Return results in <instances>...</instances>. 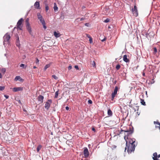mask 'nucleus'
I'll list each match as a JSON object with an SVG mask.
<instances>
[{
	"mask_svg": "<svg viewBox=\"0 0 160 160\" xmlns=\"http://www.w3.org/2000/svg\"><path fill=\"white\" fill-rule=\"evenodd\" d=\"M124 132V139L126 142V147L125 148V151L127 149V152L130 153L134 151L135 148V139L134 138H131L129 137L131 135L133 132V128L132 126H130L129 129L123 130L121 129V131L119 134H122V132Z\"/></svg>",
	"mask_w": 160,
	"mask_h": 160,
	"instance_id": "obj_1",
	"label": "nucleus"
},
{
	"mask_svg": "<svg viewBox=\"0 0 160 160\" xmlns=\"http://www.w3.org/2000/svg\"><path fill=\"white\" fill-rule=\"evenodd\" d=\"M10 38V35L7 33L3 37V45L5 46L6 44L9 43V40Z\"/></svg>",
	"mask_w": 160,
	"mask_h": 160,
	"instance_id": "obj_2",
	"label": "nucleus"
},
{
	"mask_svg": "<svg viewBox=\"0 0 160 160\" xmlns=\"http://www.w3.org/2000/svg\"><path fill=\"white\" fill-rule=\"evenodd\" d=\"M29 19L28 18H27L25 21V23L26 25V27L27 30L29 32V34L31 35H32V29L29 22Z\"/></svg>",
	"mask_w": 160,
	"mask_h": 160,
	"instance_id": "obj_3",
	"label": "nucleus"
},
{
	"mask_svg": "<svg viewBox=\"0 0 160 160\" xmlns=\"http://www.w3.org/2000/svg\"><path fill=\"white\" fill-rule=\"evenodd\" d=\"M52 103V100L51 99H48L46 102L45 104V108L47 110H48L50 108V105Z\"/></svg>",
	"mask_w": 160,
	"mask_h": 160,
	"instance_id": "obj_4",
	"label": "nucleus"
},
{
	"mask_svg": "<svg viewBox=\"0 0 160 160\" xmlns=\"http://www.w3.org/2000/svg\"><path fill=\"white\" fill-rule=\"evenodd\" d=\"M37 16L38 19L39 20L40 22L42 24L45 22V21L43 18L42 16L41 15L40 13L38 12L37 13Z\"/></svg>",
	"mask_w": 160,
	"mask_h": 160,
	"instance_id": "obj_5",
	"label": "nucleus"
},
{
	"mask_svg": "<svg viewBox=\"0 0 160 160\" xmlns=\"http://www.w3.org/2000/svg\"><path fill=\"white\" fill-rule=\"evenodd\" d=\"M132 11L133 12L134 16L136 17H137L138 16V13L137 9V7L136 6H134V8H132Z\"/></svg>",
	"mask_w": 160,
	"mask_h": 160,
	"instance_id": "obj_6",
	"label": "nucleus"
},
{
	"mask_svg": "<svg viewBox=\"0 0 160 160\" xmlns=\"http://www.w3.org/2000/svg\"><path fill=\"white\" fill-rule=\"evenodd\" d=\"M83 153L85 158H87L88 157L89 152L88 149L87 148H84L83 151Z\"/></svg>",
	"mask_w": 160,
	"mask_h": 160,
	"instance_id": "obj_7",
	"label": "nucleus"
},
{
	"mask_svg": "<svg viewBox=\"0 0 160 160\" xmlns=\"http://www.w3.org/2000/svg\"><path fill=\"white\" fill-rule=\"evenodd\" d=\"M13 92H15L19 91H22L23 90V87H15L12 88Z\"/></svg>",
	"mask_w": 160,
	"mask_h": 160,
	"instance_id": "obj_8",
	"label": "nucleus"
},
{
	"mask_svg": "<svg viewBox=\"0 0 160 160\" xmlns=\"http://www.w3.org/2000/svg\"><path fill=\"white\" fill-rule=\"evenodd\" d=\"M37 99L38 101H40L42 103L43 102L44 97L41 95H39Z\"/></svg>",
	"mask_w": 160,
	"mask_h": 160,
	"instance_id": "obj_9",
	"label": "nucleus"
},
{
	"mask_svg": "<svg viewBox=\"0 0 160 160\" xmlns=\"http://www.w3.org/2000/svg\"><path fill=\"white\" fill-rule=\"evenodd\" d=\"M123 60L126 62H129V59L127 58V56L126 55H125L123 56Z\"/></svg>",
	"mask_w": 160,
	"mask_h": 160,
	"instance_id": "obj_10",
	"label": "nucleus"
},
{
	"mask_svg": "<svg viewBox=\"0 0 160 160\" xmlns=\"http://www.w3.org/2000/svg\"><path fill=\"white\" fill-rule=\"evenodd\" d=\"M23 21L22 18H20L18 21L17 23V27H19V26H20L22 23Z\"/></svg>",
	"mask_w": 160,
	"mask_h": 160,
	"instance_id": "obj_11",
	"label": "nucleus"
},
{
	"mask_svg": "<svg viewBox=\"0 0 160 160\" xmlns=\"http://www.w3.org/2000/svg\"><path fill=\"white\" fill-rule=\"evenodd\" d=\"M17 40H16V46L18 47H19L20 45V41L19 40V38L18 36L17 37Z\"/></svg>",
	"mask_w": 160,
	"mask_h": 160,
	"instance_id": "obj_12",
	"label": "nucleus"
},
{
	"mask_svg": "<svg viewBox=\"0 0 160 160\" xmlns=\"http://www.w3.org/2000/svg\"><path fill=\"white\" fill-rule=\"evenodd\" d=\"M118 90V87L116 86L115 88L114 92L112 93V95L115 96L117 94Z\"/></svg>",
	"mask_w": 160,
	"mask_h": 160,
	"instance_id": "obj_13",
	"label": "nucleus"
},
{
	"mask_svg": "<svg viewBox=\"0 0 160 160\" xmlns=\"http://www.w3.org/2000/svg\"><path fill=\"white\" fill-rule=\"evenodd\" d=\"M54 35L56 38H59L61 36V34L59 33H58L56 31L54 32Z\"/></svg>",
	"mask_w": 160,
	"mask_h": 160,
	"instance_id": "obj_14",
	"label": "nucleus"
},
{
	"mask_svg": "<svg viewBox=\"0 0 160 160\" xmlns=\"http://www.w3.org/2000/svg\"><path fill=\"white\" fill-rule=\"evenodd\" d=\"M34 6L37 7L38 9L40 8L39 3V2L37 1L34 3Z\"/></svg>",
	"mask_w": 160,
	"mask_h": 160,
	"instance_id": "obj_15",
	"label": "nucleus"
},
{
	"mask_svg": "<svg viewBox=\"0 0 160 160\" xmlns=\"http://www.w3.org/2000/svg\"><path fill=\"white\" fill-rule=\"evenodd\" d=\"M108 114L109 117L112 116V112L110 109H108Z\"/></svg>",
	"mask_w": 160,
	"mask_h": 160,
	"instance_id": "obj_16",
	"label": "nucleus"
},
{
	"mask_svg": "<svg viewBox=\"0 0 160 160\" xmlns=\"http://www.w3.org/2000/svg\"><path fill=\"white\" fill-rule=\"evenodd\" d=\"M51 64L52 63L50 62L49 64L46 65L44 68V70L46 71L48 68H49Z\"/></svg>",
	"mask_w": 160,
	"mask_h": 160,
	"instance_id": "obj_17",
	"label": "nucleus"
},
{
	"mask_svg": "<svg viewBox=\"0 0 160 160\" xmlns=\"http://www.w3.org/2000/svg\"><path fill=\"white\" fill-rule=\"evenodd\" d=\"M131 108L133 110H134V112L136 111L137 110H138L139 109V107L138 106H136L135 107L132 106H131Z\"/></svg>",
	"mask_w": 160,
	"mask_h": 160,
	"instance_id": "obj_18",
	"label": "nucleus"
},
{
	"mask_svg": "<svg viewBox=\"0 0 160 160\" xmlns=\"http://www.w3.org/2000/svg\"><path fill=\"white\" fill-rule=\"evenodd\" d=\"M153 157H152V159L153 160L154 159H157V154L156 152H154L153 153Z\"/></svg>",
	"mask_w": 160,
	"mask_h": 160,
	"instance_id": "obj_19",
	"label": "nucleus"
},
{
	"mask_svg": "<svg viewBox=\"0 0 160 160\" xmlns=\"http://www.w3.org/2000/svg\"><path fill=\"white\" fill-rule=\"evenodd\" d=\"M53 9L55 12L57 11L58 9V8L57 7L55 3H54V6L53 7Z\"/></svg>",
	"mask_w": 160,
	"mask_h": 160,
	"instance_id": "obj_20",
	"label": "nucleus"
},
{
	"mask_svg": "<svg viewBox=\"0 0 160 160\" xmlns=\"http://www.w3.org/2000/svg\"><path fill=\"white\" fill-rule=\"evenodd\" d=\"M42 147V146L41 145H38L37 148V151L39 152Z\"/></svg>",
	"mask_w": 160,
	"mask_h": 160,
	"instance_id": "obj_21",
	"label": "nucleus"
},
{
	"mask_svg": "<svg viewBox=\"0 0 160 160\" xmlns=\"http://www.w3.org/2000/svg\"><path fill=\"white\" fill-rule=\"evenodd\" d=\"M141 103L143 105H145L146 103L144 99H141Z\"/></svg>",
	"mask_w": 160,
	"mask_h": 160,
	"instance_id": "obj_22",
	"label": "nucleus"
},
{
	"mask_svg": "<svg viewBox=\"0 0 160 160\" xmlns=\"http://www.w3.org/2000/svg\"><path fill=\"white\" fill-rule=\"evenodd\" d=\"M1 71L3 74H4L6 71L5 68H2L1 70Z\"/></svg>",
	"mask_w": 160,
	"mask_h": 160,
	"instance_id": "obj_23",
	"label": "nucleus"
},
{
	"mask_svg": "<svg viewBox=\"0 0 160 160\" xmlns=\"http://www.w3.org/2000/svg\"><path fill=\"white\" fill-rule=\"evenodd\" d=\"M58 92L59 90L57 91L55 93V95L54 96V98H58Z\"/></svg>",
	"mask_w": 160,
	"mask_h": 160,
	"instance_id": "obj_24",
	"label": "nucleus"
},
{
	"mask_svg": "<svg viewBox=\"0 0 160 160\" xmlns=\"http://www.w3.org/2000/svg\"><path fill=\"white\" fill-rule=\"evenodd\" d=\"M45 9L46 11H47L49 9V7L48 6V5L46 3H45Z\"/></svg>",
	"mask_w": 160,
	"mask_h": 160,
	"instance_id": "obj_25",
	"label": "nucleus"
},
{
	"mask_svg": "<svg viewBox=\"0 0 160 160\" xmlns=\"http://www.w3.org/2000/svg\"><path fill=\"white\" fill-rule=\"evenodd\" d=\"M120 67H121V66H120V64H118L116 65V69L117 70H118L120 69Z\"/></svg>",
	"mask_w": 160,
	"mask_h": 160,
	"instance_id": "obj_26",
	"label": "nucleus"
},
{
	"mask_svg": "<svg viewBox=\"0 0 160 160\" xmlns=\"http://www.w3.org/2000/svg\"><path fill=\"white\" fill-rule=\"evenodd\" d=\"M20 78V77L19 76H16L15 78V80L17 81Z\"/></svg>",
	"mask_w": 160,
	"mask_h": 160,
	"instance_id": "obj_27",
	"label": "nucleus"
},
{
	"mask_svg": "<svg viewBox=\"0 0 160 160\" xmlns=\"http://www.w3.org/2000/svg\"><path fill=\"white\" fill-rule=\"evenodd\" d=\"M79 18H77L76 20H78V21H83L84 20H85V18H80V20H79Z\"/></svg>",
	"mask_w": 160,
	"mask_h": 160,
	"instance_id": "obj_28",
	"label": "nucleus"
},
{
	"mask_svg": "<svg viewBox=\"0 0 160 160\" xmlns=\"http://www.w3.org/2000/svg\"><path fill=\"white\" fill-rule=\"evenodd\" d=\"M5 87L4 86H0V91H2L4 90L5 89Z\"/></svg>",
	"mask_w": 160,
	"mask_h": 160,
	"instance_id": "obj_29",
	"label": "nucleus"
},
{
	"mask_svg": "<svg viewBox=\"0 0 160 160\" xmlns=\"http://www.w3.org/2000/svg\"><path fill=\"white\" fill-rule=\"evenodd\" d=\"M52 77L55 80L58 79V78L55 75H53L52 76Z\"/></svg>",
	"mask_w": 160,
	"mask_h": 160,
	"instance_id": "obj_30",
	"label": "nucleus"
},
{
	"mask_svg": "<svg viewBox=\"0 0 160 160\" xmlns=\"http://www.w3.org/2000/svg\"><path fill=\"white\" fill-rule=\"evenodd\" d=\"M43 25V28H44V29H46L47 28V26L46 25V23L45 22L43 24H42Z\"/></svg>",
	"mask_w": 160,
	"mask_h": 160,
	"instance_id": "obj_31",
	"label": "nucleus"
},
{
	"mask_svg": "<svg viewBox=\"0 0 160 160\" xmlns=\"http://www.w3.org/2000/svg\"><path fill=\"white\" fill-rule=\"evenodd\" d=\"M110 21V19L108 18H106L104 21V22L106 23Z\"/></svg>",
	"mask_w": 160,
	"mask_h": 160,
	"instance_id": "obj_32",
	"label": "nucleus"
},
{
	"mask_svg": "<svg viewBox=\"0 0 160 160\" xmlns=\"http://www.w3.org/2000/svg\"><path fill=\"white\" fill-rule=\"evenodd\" d=\"M153 51L154 53H156L157 52V49L156 47L153 48Z\"/></svg>",
	"mask_w": 160,
	"mask_h": 160,
	"instance_id": "obj_33",
	"label": "nucleus"
},
{
	"mask_svg": "<svg viewBox=\"0 0 160 160\" xmlns=\"http://www.w3.org/2000/svg\"><path fill=\"white\" fill-rule=\"evenodd\" d=\"M92 67H95L96 66V63L94 61H93L92 63Z\"/></svg>",
	"mask_w": 160,
	"mask_h": 160,
	"instance_id": "obj_34",
	"label": "nucleus"
},
{
	"mask_svg": "<svg viewBox=\"0 0 160 160\" xmlns=\"http://www.w3.org/2000/svg\"><path fill=\"white\" fill-rule=\"evenodd\" d=\"M89 41L90 43H92L93 42L92 39V38H90L89 39Z\"/></svg>",
	"mask_w": 160,
	"mask_h": 160,
	"instance_id": "obj_35",
	"label": "nucleus"
},
{
	"mask_svg": "<svg viewBox=\"0 0 160 160\" xmlns=\"http://www.w3.org/2000/svg\"><path fill=\"white\" fill-rule=\"evenodd\" d=\"M39 60L38 58H36V63L37 64H39Z\"/></svg>",
	"mask_w": 160,
	"mask_h": 160,
	"instance_id": "obj_36",
	"label": "nucleus"
},
{
	"mask_svg": "<svg viewBox=\"0 0 160 160\" xmlns=\"http://www.w3.org/2000/svg\"><path fill=\"white\" fill-rule=\"evenodd\" d=\"M154 123L155 124H158V125L160 124V123H159V122H157V121H154Z\"/></svg>",
	"mask_w": 160,
	"mask_h": 160,
	"instance_id": "obj_37",
	"label": "nucleus"
},
{
	"mask_svg": "<svg viewBox=\"0 0 160 160\" xmlns=\"http://www.w3.org/2000/svg\"><path fill=\"white\" fill-rule=\"evenodd\" d=\"M88 104H91L92 103V102L91 100H89L88 101Z\"/></svg>",
	"mask_w": 160,
	"mask_h": 160,
	"instance_id": "obj_38",
	"label": "nucleus"
},
{
	"mask_svg": "<svg viewBox=\"0 0 160 160\" xmlns=\"http://www.w3.org/2000/svg\"><path fill=\"white\" fill-rule=\"evenodd\" d=\"M132 101V100L131 99L130 101V102H129V107L131 108V106H132V105L131 104V102Z\"/></svg>",
	"mask_w": 160,
	"mask_h": 160,
	"instance_id": "obj_39",
	"label": "nucleus"
},
{
	"mask_svg": "<svg viewBox=\"0 0 160 160\" xmlns=\"http://www.w3.org/2000/svg\"><path fill=\"white\" fill-rule=\"evenodd\" d=\"M72 68V66L71 65H69V66L68 67V69L69 70H71Z\"/></svg>",
	"mask_w": 160,
	"mask_h": 160,
	"instance_id": "obj_40",
	"label": "nucleus"
},
{
	"mask_svg": "<svg viewBox=\"0 0 160 160\" xmlns=\"http://www.w3.org/2000/svg\"><path fill=\"white\" fill-rule=\"evenodd\" d=\"M24 66H25V65L24 64H22V63L20 65V67H23V68H24Z\"/></svg>",
	"mask_w": 160,
	"mask_h": 160,
	"instance_id": "obj_41",
	"label": "nucleus"
},
{
	"mask_svg": "<svg viewBox=\"0 0 160 160\" xmlns=\"http://www.w3.org/2000/svg\"><path fill=\"white\" fill-rule=\"evenodd\" d=\"M115 97V95H112L111 99H112V100H113Z\"/></svg>",
	"mask_w": 160,
	"mask_h": 160,
	"instance_id": "obj_42",
	"label": "nucleus"
},
{
	"mask_svg": "<svg viewBox=\"0 0 160 160\" xmlns=\"http://www.w3.org/2000/svg\"><path fill=\"white\" fill-rule=\"evenodd\" d=\"M75 68L77 70L79 69V68L78 65H75L74 66Z\"/></svg>",
	"mask_w": 160,
	"mask_h": 160,
	"instance_id": "obj_43",
	"label": "nucleus"
},
{
	"mask_svg": "<svg viewBox=\"0 0 160 160\" xmlns=\"http://www.w3.org/2000/svg\"><path fill=\"white\" fill-rule=\"evenodd\" d=\"M4 96L6 99L8 98L9 97V96L7 95H4Z\"/></svg>",
	"mask_w": 160,
	"mask_h": 160,
	"instance_id": "obj_44",
	"label": "nucleus"
},
{
	"mask_svg": "<svg viewBox=\"0 0 160 160\" xmlns=\"http://www.w3.org/2000/svg\"><path fill=\"white\" fill-rule=\"evenodd\" d=\"M65 108H66V109L67 110V111H68L69 110V108L68 107V106H66V107H65Z\"/></svg>",
	"mask_w": 160,
	"mask_h": 160,
	"instance_id": "obj_45",
	"label": "nucleus"
},
{
	"mask_svg": "<svg viewBox=\"0 0 160 160\" xmlns=\"http://www.w3.org/2000/svg\"><path fill=\"white\" fill-rule=\"evenodd\" d=\"M106 39V38L105 37L103 39L101 40L102 42H103L105 41Z\"/></svg>",
	"mask_w": 160,
	"mask_h": 160,
	"instance_id": "obj_46",
	"label": "nucleus"
},
{
	"mask_svg": "<svg viewBox=\"0 0 160 160\" xmlns=\"http://www.w3.org/2000/svg\"><path fill=\"white\" fill-rule=\"evenodd\" d=\"M89 25V23H86L85 24V26L88 27Z\"/></svg>",
	"mask_w": 160,
	"mask_h": 160,
	"instance_id": "obj_47",
	"label": "nucleus"
},
{
	"mask_svg": "<svg viewBox=\"0 0 160 160\" xmlns=\"http://www.w3.org/2000/svg\"><path fill=\"white\" fill-rule=\"evenodd\" d=\"M92 130L94 131V132H95L96 131L95 128L93 127L92 128Z\"/></svg>",
	"mask_w": 160,
	"mask_h": 160,
	"instance_id": "obj_48",
	"label": "nucleus"
},
{
	"mask_svg": "<svg viewBox=\"0 0 160 160\" xmlns=\"http://www.w3.org/2000/svg\"><path fill=\"white\" fill-rule=\"evenodd\" d=\"M87 36L88 38H89V39H90V38H92L89 35H88V34H87Z\"/></svg>",
	"mask_w": 160,
	"mask_h": 160,
	"instance_id": "obj_49",
	"label": "nucleus"
},
{
	"mask_svg": "<svg viewBox=\"0 0 160 160\" xmlns=\"http://www.w3.org/2000/svg\"><path fill=\"white\" fill-rule=\"evenodd\" d=\"M149 35V34L148 33H145V36L147 38H148V36Z\"/></svg>",
	"mask_w": 160,
	"mask_h": 160,
	"instance_id": "obj_50",
	"label": "nucleus"
},
{
	"mask_svg": "<svg viewBox=\"0 0 160 160\" xmlns=\"http://www.w3.org/2000/svg\"><path fill=\"white\" fill-rule=\"evenodd\" d=\"M2 76L1 73L0 72V78H2Z\"/></svg>",
	"mask_w": 160,
	"mask_h": 160,
	"instance_id": "obj_51",
	"label": "nucleus"
},
{
	"mask_svg": "<svg viewBox=\"0 0 160 160\" xmlns=\"http://www.w3.org/2000/svg\"><path fill=\"white\" fill-rule=\"evenodd\" d=\"M18 28H19V30H21L22 27H20V26H19V27H17Z\"/></svg>",
	"mask_w": 160,
	"mask_h": 160,
	"instance_id": "obj_52",
	"label": "nucleus"
},
{
	"mask_svg": "<svg viewBox=\"0 0 160 160\" xmlns=\"http://www.w3.org/2000/svg\"><path fill=\"white\" fill-rule=\"evenodd\" d=\"M160 158V154L157 155V158Z\"/></svg>",
	"mask_w": 160,
	"mask_h": 160,
	"instance_id": "obj_53",
	"label": "nucleus"
},
{
	"mask_svg": "<svg viewBox=\"0 0 160 160\" xmlns=\"http://www.w3.org/2000/svg\"><path fill=\"white\" fill-rule=\"evenodd\" d=\"M117 82V81L116 80H115L114 81L113 83L114 84H115Z\"/></svg>",
	"mask_w": 160,
	"mask_h": 160,
	"instance_id": "obj_54",
	"label": "nucleus"
},
{
	"mask_svg": "<svg viewBox=\"0 0 160 160\" xmlns=\"http://www.w3.org/2000/svg\"><path fill=\"white\" fill-rule=\"evenodd\" d=\"M85 8V7L84 6H82V8H83V9H84V8Z\"/></svg>",
	"mask_w": 160,
	"mask_h": 160,
	"instance_id": "obj_55",
	"label": "nucleus"
},
{
	"mask_svg": "<svg viewBox=\"0 0 160 160\" xmlns=\"http://www.w3.org/2000/svg\"><path fill=\"white\" fill-rule=\"evenodd\" d=\"M37 68V67L36 66H34L33 67V68Z\"/></svg>",
	"mask_w": 160,
	"mask_h": 160,
	"instance_id": "obj_56",
	"label": "nucleus"
},
{
	"mask_svg": "<svg viewBox=\"0 0 160 160\" xmlns=\"http://www.w3.org/2000/svg\"><path fill=\"white\" fill-rule=\"evenodd\" d=\"M153 160H159L158 159H154Z\"/></svg>",
	"mask_w": 160,
	"mask_h": 160,
	"instance_id": "obj_57",
	"label": "nucleus"
},
{
	"mask_svg": "<svg viewBox=\"0 0 160 160\" xmlns=\"http://www.w3.org/2000/svg\"><path fill=\"white\" fill-rule=\"evenodd\" d=\"M143 76H144L145 75V73H144L143 74Z\"/></svg>",
	"mask_w": 160,
	"mask_h": 160,
	"instance_id": "obj_58",
	"label": "nucleus"
},
{
	"mask_svg": "<svg viewBox=\"0 0 160 160\" xmlns=\"http://www.w3.org/2000/svg\"><path fill=\"white\" fill-rule=\"evenodd\" d=\"M4 55H5V56H6V54H4Z\"/></svg>",
	"mask_w": 160,
	"mask_h": 160,
	"instance_id": "obj_59",
	"label": "nucleus"
},
{
	"mask_svg": "<svg viewBox=\"0 0 160 160\" xmlns=\"http://www.w3.org/2000/svg\"><path fill=\"white\" fill-rule=\"evenodd\" d=\"M108 28H110V27H108Z\"/></svg>",
	"mask_w": 160,
	"mask_h": 160,
	"instance_id": "obj_60",
	"label": "nucleus"
},
{
	"mask_svg": "<svg viewBox=\"0 0 160 160\" xmlns=\"http://www.w3.org/2000/svg\"><path fill=\"white\" fill-rule=\"evenodd\" d=\"M115 147H116V146H115V147H114V148H115Z\"/></svg>",
	"mask_w": 160,
	"mask_h": 160,
	"instance_id": "obj_61",
	"label": "nucleus"
},
{
	"mask_svg": "<svg viewBox=\"0 0 160 160\" xmlns=\"http://www.w3.org/2000/svg\"><path fill=\"white\" fill-rule=\"evenodd\" d=\"M115 147H116V146H115V147H114V148H115Z\"/></svg>",
	"mask_w": 160,
	"mask_h": 160,
	"instance_id": "obj_62",
	"label": "nucleus"
}]
</instances>
